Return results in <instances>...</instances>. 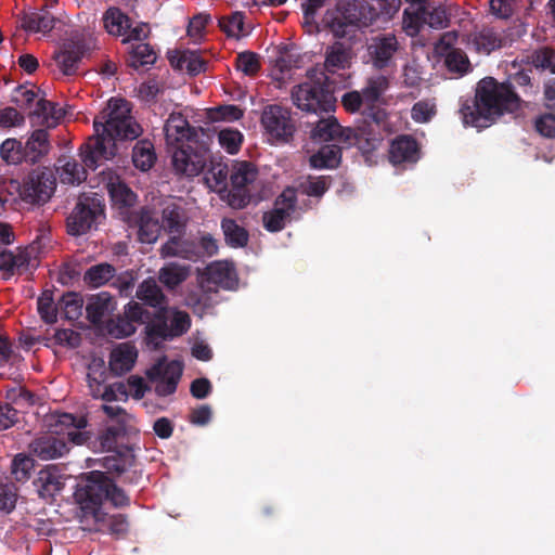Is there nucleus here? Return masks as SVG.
<instances>
[{"label": "nucleus", "instance_id": "f257e3e1", "mask_svg": "<svg viewBox=\"0 0 555 555\" xmlns=\"http://www.w3.org/2000/svg\"><path fill=\"white\" fill-rule=\"evenodd\" d=\"M94 134L80 146L82 164L95 170L117 154V141L135 140L142 127L131 116L130 103L125 99L112 98L93 120Z\"/></svg>", "mask_w": 555, "mask_h": 555}, {"label": "nucleus", "instance_id": "f03ea898", "mask_svg": "<svg viewBox=\"0 0 555 555\" xmlns=\"http://www.w3.org/2000/svg\"><path fill=\"white\" fill-rule=\"evenodd\" d=\"M79 506L81 522L92 519L95 531H106L114 535L128 532L129 522L126 515L108 516L103 512V503L108 501L114 507L122 508L130 505V498L104 472H89L74 493Z\"/></svg>", "mask_w": 555, "mask_h": 555}, {"label": "nucleus", "instance_id": "7ed1b4c3", "mask_svg": "<svg viewBox=\"0 0 555 555\" xmlns=\"http://www.w3.org/2000/svg\"><path fill=\"white\" fill-rule=\"evenodd\" d=\"M521 102L512 82H499L493 77H486L478 82L472 105L464 104L461 114L465 125L483 129L504 113L518 111Z\"/></svg>", "mask_w": 555, "mask_h": 555}, {"label": "nucleus", "instance_id": "20e7f679", "mask_svg": "<svg viewBox=\"0 0 555 555\" xmlns=\"http://www.w3.org/2000/svg\"><path fill=\"white\" fill-rule=\"evenodd\" d=\"M88 425L87 417L62 413L51 425L50 434L35 439L29 444L30 452L43 461L63 456L69 451L68 442L82 446L91 439L90 431L85 430Z\"/></svg>", "mask_w": 555, "mask_h": 555}, {"label": "nucleus", "instance_id": "39448f33", "mask_svg": "<svg viewBox=\"0 0 555 555\" xmlns=\"http://www.w3.org/2000/svg\"><path fill=\"white\" fill-rule=\"evenodd\" d=\"M308 80L292 88L293 104L301 112L314 115L333 113L336 108L334 86L324 72L314 68L307 73Z\"/></svg>", "mask_w": 555, "mask_h": 555}, {"label": "nucleus", "instance_id": "423d86ee", "mask_svg": "<svg viewBox=\"0 0 555 555\" xmlns=\"http://www.w3.org/2000/svg\"><path fill=\"white\" fill-rule=\"evenodd\" d=\"M373 8L364 0H340L323 16L324 26L337 39L352 38L373 23Z\"/></svg>", "mask_w": 555, "mask_h": 555}, {"label": "nucleus", "instance_id": "0eeeda50", "mask_svg": "<svg viewBox=\"0 0 555 555\" xmlns=\"http://www.w3.org/2000/svg\"><path fill=\"white\" fill-rule=\"evenodd\" d=\"M231 190L227 203L233 209H243L253 201H260L262 184L257 166L248 160H233L230 173Z\"/></svg>", "mask_w": 555, "mask_h": 555}, {"label": "nucleus", "instance_id": "6e6552de", "mask_svg": "<svg viewBox=\"0 0 555 555\" xmlns=\"http://www.w3.org/2000/svg\"><path fill=\"white\" fill-rule=\"evenodd\" d=\"M190 327L191 318L188 312L168 307L159 311H151V320L144 327V333L146 340L157 346L159 341L182 336Z\"/></svg>", "mask_w": 555, "mask_h": 555}, {"label": "nucleus", "instance_id": "1a4fd4ad", "mask_svg": "<svg viewBox=\"0 0 555 555\" xmlns=\"http://www.w3.org/2000/svg\"><path fill=\"white\" fill-rule=\"evenodd\" d=\"M105 219V204L98 194H82L66 218V231L72 236H81L98 227Z\"/></svg>", "mask_w": 555, "mask_h": 555}, {"label": "nucleus", "instance_id": "9d476101", "mask_svg": "<svg viewBox=\"0 0 555 555\" xmlns=\"http://www.w3.org/2000/svg\"><path fill=\"white\" fill-rule=\"evenodd\" d=\"M56 188V178L49 168L33 169L23 180L10 181V189L14 190L21 201L30 205L47 203Z\"/></svg>", "mask_w": 555, "mask_h": 555}, {"label": "nucleus", "instance_id": "9b49d317", "mask_svg": "<svg viewBox=\"0 0 555 555\" xmlns=\"http://www.w3.org/2000/svg\"><path fill=\"white\" fill-rule=\"evenodd\" d=\"M210 153L207 146L197 141L178 145L172 153V166L178 175L189 178L198 176L207 167Z\"/></svg>", "mask_w": 555, "mask_h": 555}, {"label": "nucleus", "instance_id": "f8f14e48", "mask_svg": "<svg viewBox=\"0 0 555 555\" xmlns=\"http://www.w3.org/2000/svg\"><path fill=\"white\" fill-rule=\"evenodd\" d=\"M390 87L389 78L384 75L369 77L361 92L364 96L365 108L363 118H369L376 127H380L387 120L388 114L380 105L385 104L384 94Z\"/></svg>", "mask_w": 555, "mask_h": 555}, {"label": "nucleus", "instance_id": "ddd939ff", "mask_svg": "<svg viewBox=\"0 0 555 555\" xmlns=\"http://www.w3.org/2000/svg\"><path fill=\"white\" fill-rule=\"evenodd\" d=\"M151 320V311L142 307L140 302L130 300L124 307V312L111 319L106 324L107 333L117 339L133 335L138 325L147 326Z\"/></svg>", "mask_w": 555, "mask_h": 555}, {"label": "nucleus", "instance_id": "4468645a", "mask_svg": "<svg viewBox=\"0 0 555 555\" xmlns=\"http://www.w3.org/2000/svg\"><path fill=\"white\" fill-rule=\"evenodd\" d=\"M261 124L270 139L279 143L289 142L296 130L291 111L281 105L267 106L261 115Z\"/></svg>", "mask_w": 555, "mask_h": 555}, {"label": "nucleus", "instance_id": "2eb2a0df", "mask_svg": "<svg viewBox=\"0 0 555 555\" xmlns=\"http://www.w3.org/2000/svg\"><path fill=\"white\" fill-rule=\"evenodd\" d=\"M297 205L294 188H286L274 201L273 208L262 216L263 228L269 232L282 231L291 219Z\"/></svg>", "mask_w": 555, "mask_h": 555}, {"label": "nucleus", "instance_id": "dca6fc26", "mask_svg": "<svg viewBox=\"0 0 555 555\" xmlns=\"http://www.w3.org/2000/svg\"><path fill=\"white\" fill-rule=\"evenodd\" d=\"M182 372L183 367L178 361H158L146 372V376L155 384L157 396L167 397L176 392Z\"/></svg>", "mask_w": 555, "mask_h": 555}, {"label": "nucleus", "instance_id": "f3484780", "mask_svg": "<svg viewBox=\"0 0 555 555\" xmlns=\"http://www.w3.org/2000/svg\"><path fill=\"white\" fill-rule=\"evenodd\" d=\"M102 466L106 475L115 474L126 485H139L142 479V470L137 467L135 456L130 449L103 457Z\"/></svg>", "mask_w": 555, "mask_h": 555}, {"label": "nucleus", "instance_id": "a211bd4d", "mask_svg": "<svg viewBox=\"0 0 555 555\" xmlns=\"http://www.w3.org/2000/svg\"><path fill=\"white\" fill-rule=\"evenodd\" d=\"M238 279L235 268L229 262H215L209 264L202 281V287L208 292L218 288L233 291L237 287Z\"/></svg>", "mask_w": 555, "mask_h": 555}, {"label": "nucleus", "instance_id": "6ab92c4d", "mask_svg": "<svg viewBox=\"0 0 555 555\" xmlns=\"http://www.w3.org/2000/svg\"><path fill=\"white\" fill-rule=\"evenodd\" d=\"M399 50V42L393 34H382L371 39L367 54L374 68L382 70L389 67Z\"/></svg>", "mask_w": 555, "mask_h": 555}, {"label": "nucleus", "instance_id": "aec40b11", "mask_svg": "<svg viewBox=\"0 0 555 555\" xmlns=\"http://www.w3.org/2000/svg\"><path fill=\"white\" fill-rule=\"evenodd\" d=\"M455 39L454 33L443 34L436 44V51L444 57V65L449 72L463 75L468 72L470 63L464 51L452 47Z\"/></svg>", "mask_w": 555, "mask_h": 555}, {"label": "nucleus", "instance_id": "412c9836", "mask_svg": "<svg viewBox=\"0 0 555 555\" xmlns=\"http://www.w3.org/2000/svg\"><path fill=\"white\" fill-rule=\"evenodd\" d=\"M318 119L311 122L310 138L314 142L336 141L343 144L346 133H350L349 127H343L332 113L317 115Z\"/></svg>", "mask_w": 555, "mask_h": 555}, {"label": "nucleus", "instance_id": "4be33fe9", "mask_svg": "<svg viewBox=\"0 0 555 555\" xmlns=\"http://www.w3.org/2000/svg\"><path fill=\"white\" fill-rule=\"evenodd\" d=\"M87 51L86 41L82 38L67 39L62 50L53 56L60 70L67 76L76 74L78 64L81 62Z\"/></svg>", "mask_w": 555, "mask_h": 555}, {"label": "nucleus", "instance_id": "5701e85b", "mask_svg": "<svg viewBox=\"0 0 555 555\" xmlns=\"http://www.w3.org/2000/svg\"><path fill=\"white\" fill-rule=\"evenodd\" d=\"M34 485L41 499L52 502L65 487V478L57 465H47L39 470Z\"/></svg>", "mask_w": 555, "mask_h": 555}, {"label": "nucleus", "instance_id": "b1692460", "mask_svg": "<svg viewBox=\"0 0 555 555\" xmlns=\"http://www.w3.org/2000/svg\"><path fill=\"white\" fill-rule=\"evenodd\" d=\"M106 190L113 208L117 209L124 219H130V209L137 203V194L119 177H111L106 183Z\"/></svg>", "mask_w": 555, "mask_h": 555}, {"label": "nucleus", "instance_id": "393cba45", "mask_svg": "<svg viewBox=\"0 0 555 555\" xmlns=\"http://www.w3.org/2000/svg\"><path fill=\"white\" fill-rule=\"evenodd\" d=\"M162 258H182L190 261H197L202 258L201 247L195 241L183 238L182 234L170 236L159 249Z\"/></svg>", "mask_w": 555, "mask_h": 555}, {"label": "nucleus", "instance_id": "a878e982", "mask_svg": "<svg viewBox=\"0 0 555 555\" xmlns=\"http://www.w3.org/2000/svg\"><path fill=\"white\" fill-rule=\"evenodd\" d=\"M373 121L364 118L363 125L357 128H350V133H346L343 139V144L347 147L357 146L362 154H370L377 149L379 139L373 128Z\"/></svg>", "mask_w": 555, "mask_h": 555}, {"label": "nucleus", "instance_id": "bb28decb", "mask_svg": "<svg viewBox=\"0 0 555 555\" xmlns=\"http://www.w3.org/2000/svg\"><path fill=\"white\" fill-rule=\"evenodd\" d=\"M165 137L169 145H180L186 142H193L197 135L193 127L190 126L188 119L181 113H172L166 120Z\"/></svg>", "mask_w": 555, "mask_h": 555}, {"label": "nucleus", "instance_id": "cd10ccee", "mask_svg": "<svg viewBox=\"0 0 555 555\" xmlns=\"http://www.w3.org/2000/svg\"><path fill=\"white\" fill-rule=\"evenodd\" d=\"M129 220H131V217ZM132 220L138 225V238L141 243L152 244L157 241L163 228L152 209L142 207L132 217Z\"/></svg>", "mask_w": 555, "mask_h": 555}, {"label": "nucleus", "instance_id": "c85d7f7f", "mask_svg": "<svg viewBox=\"0 0 555 555\" xmlns=\"http://www.w3.org/2000/svg\"><path fill=\"white\" fill-rule=\"evenodd\" d=\"M135 298L142 307L147 306L153 308L154 311L168 308L167 296L164 294L157 282L152 278L145 279L138 285Z\"/></svg>", "mask_w": 555, "mask_h": 555}, {"label": "nucleus", "instance_id": "c756f323", "mask_svg": "<svg viewBox=\"0 0 555 555\" xmlns=\"http://www.w3.org/2000/svg\"><path fill=\"white\" fill-rule=\"evenodd\" d=\"M418 144L411 135H399L389 149V159L393 165L402 163H416L418 160Z\"/></svg>", "mask_w": 555, "mask_h": 555}, {"label": "nucleus", "instance_id": "7c9ffc66", "mask_svg": "<svg viewBox=\"0 0 555 555\" xmlns=\"http://www.w3.org/2000/svg\"><path fill=\"white\" fill-rule=\"evenodd\" d=\"M168 61L172 68L185 70L191 76H196L206 69V62L194 51H168Z\"/></svg>", "mask_w": 555, "mask_h": 555}, {"label": "nucleus", "instance_id": "2f4dec72", "mask_svg": "<svg viewBox=\"0 0 555 555\" xmlns=\"http://www.w3.org/2000/svg\"><path fill=\"white\" fill-rule=\"evenodd\" d=\"M138 358L137 348L130 343H124L114 348L109 356V370L115 375H122L133 367Z\"/></svg>", "mask_w": 555, "mask_h": 555}, {"label": "nucleus", "instance_id": "473e14b6", "mask_svg": "<svg viewBox=\"0 0 555 555\" xmlns=\"http://www.w3.org/2000/svg\"><path fill=\"white\" fill-rule=\"evenodd\" d=\"M116 302L108 292L92 295L86 306L87 319L92 324H100L105 315L115 309Z\"/></svg>", "mask_w": 555, "mask_h": 555}, {"label": "nucleus", "instance_id": "72a5a7b5", "mask_svg": "<svg viewBox=\"0 0 555 555\" xmlns=\"http://www.w3.org/2000/svg\"><path fill=\"white\" fill-rule=\"evenodd\" d=\"M21 26L26 31L48 34L55 27L56 18L53 14L42 8L38 11L23 13Z\"/></svg>", "mask_w": 555, "mask_h": 555}, {"label": "nucleus", "instance_id": "f704fd0d", "mask_svg": "<svg viewBox=\"0 0 555 555\" xmlns=\"http://www.w3.org/2000/svg\"><path fill=\"white\" fill-rule=\"evenodd\" d=\"M50 147L49 134L44 129L35 130L24 144L25 162L35 164L48 154Z\"/></svg>", "mask_w": 555, "mask_h": 555}, {"label": "nucleus", "instance_id": "c9c22d12", "mask_svg": "<svg viewBox=\"0 0 555 555\" xmlns=\"http://www.w3.org/2000/svg\"><path fill=\"white\" fill-rule=\"evenodd\" d=\"M351 62V48L340 41H335L325 51L324 66L327 72L335 73L337 69L349 67Z\"/></svg>", "mask_w": 555, "mask_h": 555}, {"label": "nucleus", "instance_id": "e433bc0d", "mask_svg": "<svg viewBox=\"0 0 555 555\" xmlns=\"http://www.w3.org/2000/svg\"><path fill=\"white\" fill-rule=\"evenodd\" d=\"M29 116L36 118L42 126L54 127L63 117V109L59 108L54 102L38 98Z\"/></svg>", "mask_w": 555, "mask_h": 555}, {"label": "nucleus", "instance_id": "4c0bfd02", "mask_svg": "<svg viewBox=\"0 0 555 555\" xmlns=\"http://www.w3.org/2000/svg\"><path fill=\"white\" fill-rule=\"evenodd\" d=\"M341 162V147L338 144H326L310 156V166L314 169H334Z\"/></svg>", "mask_w": 555, "mask_h": 555}, {"label": "nucleus", "instance_id": "58836bf2", "mask_svg": "<svg viewBox=\"0 0 555 555\" xmlns=\"http://www.w3.org/2000/svg\"><path fill=\"white\" fill-rule=\"evenodd\" d=\"M186 217L177 204H169L162 211V228L169 234H183L186 228Z\"/></svg>", "mask_w": 555, "mask_h": 555}, {"label": "nucleus", "instance_id": "ea45409f", "mask_svg": "<svg viewBox=\"0 0 555 555\" xmlns=\"http://www.w3.org/2000/svg\"><path fill=\"white\" fill-rule=\"evenodd\" d=\"M416 17L431 28H444L448 26L449 18L444 5L429 2V0L418 7Z\"/></svg>", "mask_w": 555, "mask_h": 555}, {"label": "nucleus", "instance_id": "a19ab883", "mask_svg": "<svg viewBox=\"0 0 555 555\" xmlns=\"http://www.w3.org/2000/svg\"><path fill=\"white\" fill-rule=\"evenodd\" d=\"M473 43L479 53L490 54L503 43L502 31L496 27H483L475 34Z\"/></svg>", "mask_w": 555, "mask_h": 555}, {"label": "nucleus", "instance_id": "79ce46f5", "mask_svg": "<svg viewBox=\"0 0 555 555\" xmlns=\"http://www.w3.org/2000/svg\"><path fill=\"white\" fill-rule=\"evenodd\" d=\"M131 158L137 169L149 171L157 159L153 143L146 139L139 140L132 149Z\"/></svg>", "mask_w": 555, "mask_h": 555}, {"label": "nucleus", "instance_id": "37998d69", "mask_svg": "<svg viewBox=\"0 0 555 555\" xmlns=\"http://www.w3.org/2000/svg\"><path fill=\"white\" fill-rule=\"evenodd\" d=\"M106 31L114 36H125L130 28V18L119 8L111 7L103 14Z\"/></svg>", "mask_w": 555, "mask_h": 555}, {"label": "nucleus", "instance_id": "c03bdc74", "mask_svg": "<svg viewBox=\"0 0 555 555\" xmlns=\"http://www.w3.org/2000/svg\"><path fill=\"white\" fill-rule=\"evenodd\" d=\"M190 275V267L177 262H169L160 268L158 280L169 289H175L182 284Z\"/></svg>", "mask_w": 555, "mask_h": 555}, {"label": "nucleus", "instance_id": "a18cd8bd", "mask_svg": "<svg viewBox=\"0 0 555 555\" xmlns=\"http://www.w3.org/2000/svg\"><path fill=\"white\" fill-rule=\"evenodd\" d=\"M116 269L107 262L91 266L83 274V282L92 288H98L115 278Z\"/></svg>", "mask_w": 555, "mask_h": 555}, {"label": "nucleus", "instance_id": "49530a36", "mask_svg": "<svg viewBox=\"0 0 555 555\" xmlns=\"http://www.w3.org/2000/svg\"><path fill=\"white\" fill-rule=\"evenodd\" d=\"M209 167L205 173V181L211 189L227 190V181L230 178L231 169L227 163L209 159Z\"/></svg>", "mask_w": 555, "mask_h": 555}, {"label": "nucleus", "instance_id": "de8ad7c7", "mask_svg": "<svg viewBox=\"0 0 555 555\" xmlns=\"http://www.w3.org/2000/svg\"><path fill=\"white\" fill-rule=\"evenodd\" d=\"M221 229L224 235L225 243L234 248L244 247L248 243L249 234L247 230L238 225L235 220L223 218L221 221Z\"/></svg>", "mask_w": 555, "mask_h": 555}, {"label": "nucleus", "instance_id": "09e8293b", "mask_svg": "<svg viewBox=\"0 0 555 555\" xmlns=\"http://www.w3.org/2000/svg\"><path fill=\"white\" fill-rule=\"evenodd\" d=\"M156 59L157 55L152 46L139 42L131 46L128 65L134 69H139L142 66L154 64Z\"/></svg>", "mask_w": 555, "mask_h": 555}, {"label": "nucleus", "instance_id": "8fccbe9b", "mask_svg": "<svg viewBox=\"0 0 555 555\" xmlns=\"http://www.w3.org/2000/svg\"><path fill=\"white\" fill-rule=\"evenodd\" d=\"M244 17L245 16L243 12H233L228 16H222L219 20V26L221 30L227 34L228 37L238 39L242 36L247 35L244 28Z\"/></svg>", "mask_w": 555, "mask_h": 555}, {"label": "nucleus", "instance_id": "3c124183", "mask_svg": "<svg viewBox=\"0 0 555 555\" xmlns=\"http://www.w3.org/2000/svg\"><path fill=\"white\" fill-rule=\"evenodd\" d=\"M86 166L79 164L75 158L67 159L60 175L61 181L67 184H79L87 179Z\"/></svg>", "mask_w": 555, "mask_h": 555}, {"label": "nucleus", "instance_id": "603ef678", "mask_svg": "<svg viewBox=\"0 0 555 555\" xmlns=\"http://www.w3.org/2000/svg\"><path fill=\"white\" fill-rule=\"evenodd\" d=\"M37 310L41 320L47 324H54L57 321V306L54 304L53 293L44 291L38 297Z\"/></svg>", "mask_w": 555, "mask_h": 555}, {"label": "nucleus", "instance_id": "864d4df0", "mask_svg": "<svg viewBox=\"0 0 555 555\" xmlns=\"http://www.w3.org/2000/svg\"><path fill=\"white\" fill-rule=\"evenodd\" d=\"M59 305L67 320L75 321L82 314L83 299L78 293H65Z\"/></svg>", "mask_w": 555, "mask_h": 555}, {"label": "nucleus", "instance_id": "5fc2aeb1", "mask_svg": "<svg viewBox=\"0 0 555 555\" xmlns=\"http://www.w3.org/2000/svg\"><path fill=\"white\" fill-rule=\"evenodd\" d=\"M126 434L125 424L118 422L116 425L106 427L98 437L102 451H114L120 437Z\"/></svg>", "mask_w": 555, "mask_h": 555}, {"label": "nucleus", "instance_id": "6e6d98bb", "mask_svg": "<svg viewBox=\"0 0 555 555\" xmlns=\"http://www.w3.org/2000/svg\"><path fill=\"white\" fill-rule=\"evenodd\" d=\"M34 249L21 250L17 255L13 254V261L11 262L10 276L16 271L18 274L31 272L38 266V260L34 257Z\"/></svg>", "mask_w": 555, "mask_h": 555}, {"label": "nucleus", "instance_id": "4d7b16f0", "mask_svg": "<svg viewBox=\"0 0 555 555\" xmlns=\"http://www.w3.org/2000/svg\"><path fill=\"white\" fill-rule=\"evenodd\" d=\"M35 468V461L27 455L17 454L12 461L11 473L16 481L25 482L30 476Z\"/></svg>", "mask_w": 555, "mask_h": 555}, {"label": "nucleus", "instance_id": "13d9d810", "mask_svg": "<svg viewBox=\"0 0 555 555\" xmlns=\"http://www.w3.org/2000/svg\"><path fill=\"white\" fill-rule=\"evenodd\" d=\"M235 67L246 76H255L261 68L260 56L251 51H244L237 54Z\"/></svg>", "mask_w": 555, "mask_h": 555}, {"label": "nucleus", "instance_id": "bf43d9fd", "mask_svg": "<svg viewBox=\"0 0 555 555\" xmlns=\"http://www.w3.org/2000/svg\"><path fill=\"white\" fill-rule=\"evenodd\" d=\"M2 158L9 164H20L25 162L24 145L16 139H7L0 146Z\"/></svg>", "mask_w": 555, "mask_h": 555}, {"label": "nucleus", "instance_id": "052dcab7", "mask_svg": "<svg viewBox=\"0 0 555 555\" xmlns=\"http://www.w3.org/2000/svg\"><path fill=\"white\" fill-rule=\"evenodd\" d=\"M218 141L220 146L229 154H236L243 143V134L236 129H222L218 133Z\"/></svg>", "mask_w": 555, "mask_h": 555}, {"label": "nucleus", "instance_id": "680f3d73", "mask_svg": "<svg viewBox=\"0 0 555 555\" xmlns=\"http://www.w3.org/2000/svg\"><path fill=\"white\" fill-rule=\"evenodd\" d=\"M243 111L236 105H220L215 108H210L208 116L212 121L225 120L235 121L243 117Z\"/></svg>", "mask_w": 555, "mask_h": 555}, {"label": "nucleus", "instance_id": "e2e57ef3", "mask_svg": "<svg viewBox=\"0 0 555 555\" xmlns=\"http://www.w3.org/2000/svg\"><path fill=\"white\" fill-rule=\"evenodd\" d=\"M531 64L535 68L550 69L555 74V52L553 49L544 47L535 50L531 56Z\"/></svg>", "mask_w": 555, "mask_h": 555}, {"label": "nucleus", "instance_id": "0e129e2a", "mask_svg": "<svg viewBox=\"0 0 555 555\" xmlns=\"http://www.w3.org/2000/svg\"><path fill=\"white\" fill-rule=\"evenodd\" d=\"M38 100V93L34 89H28L26 86H18L14 90L12 101L22 109H33L36 101Z\"/></svg>", "mask_w": 555, "mask_h": 555}, {"label": "nucleus", "instance_id": "69168bd1", "mask_svg": "<svg viewBox=\"0 0 555 555\" xmlns=\"http://www.w3.org/2000/svg\"><path fill=\"white\" fill-rule=\"evenodd\" d=\"M17 489L12 482H0V511L9 514L16 505Z\"/></svg>", "mask_w": 555, "mask_h": 555}, {"label": "nucleus", "instance_id": "338daca9", "mask_svg": "<svg viewBox=\"0 0 555 555\" xmlns=\"http://www.w3.org/2000/svg\"><path fill=\"white\" fill-rule=\"evenodd\" d=\"M327 0H304L301 10L304 14V26L318 29L315 16L318 12L325 7Z\"/></svg>", "mask_w": 555, "mask_h": 555}, {"label": "nucleus", "instance_id": "774afa93", "mask_svg": "<svg viewBox=\"0 0 555 555\" xmlns=\"http://www.w3.org/2000/svg\"><path fill=\"white\" fill-rule=\"evenodd\" d=\"M331 176L309 177L305 192L309 196L321 197L331 186Z\"/></svg>", "mask_w": 555, "mask_h": 555}]
</instances>
